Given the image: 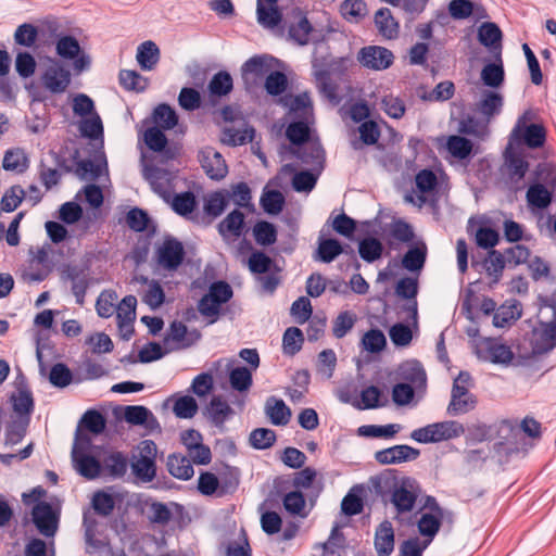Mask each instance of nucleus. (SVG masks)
<instances>
[{"mask_svg": "<svg viewBox=\"0 0 556 556\" xmlns=\"http://www.w3.org/2000/svg\"><path fill=\"white\" fill-rule=\"evenodd\" d=\"M79 129L83 136L88 137L90 139H97L103 135L102 122L97 113L84 117V119L80 123Z\"/></svg>", "mask_w": 556, "mask_h": 556, "instance_id": "4d7b16f0", "label": "nucleus"}, {"mask_svg": "<svg viewBox=\"0 0 556 556\" xmlns=\"http://www.w3.org/2000/svg\"><path fill=\"white\" fill-rule=\"evenodd\" d=\"M200 338L197 330L189 331L181 321L172 323L166 338L165 344L170 350L186 349L195 343Z\"/></svg>", "mask_w": 556, "mask_h": 556, "instance_id": "2eb2a0df", "label": "nucleus"}, {"mask_svg": "<svg viewBox=\"0 0 556 556\" xmlns=\"http://www.w3.org/2000/svg\"><path fill=\"white\" fill-rule=\"evenodd\" d=\"M228 199H231L232 202L241 207L252 208L251 204V190L245 182H239L231 186L229 191H226Z\"/></svg>", "mask_w": 556, "mask_h": 556, "instance_id": "a18cd8bd", "label": "nucleus"}, {"mask_svg": "<svg viewBox=\"0 0 556 556\" xmlns=\"http://www.w3.org/2000/svg\"><path fill=\"white\" fill-rule=\"evenodd\" d=\"M481 79L485 86L498 88L504 81L503 65L501 63L486 64L481 71Z\"/></svg>", "mask_w": 556, "mask_h": 556, "instance_id": "c03bdc74", "label": "nucleus"}, {"mask_svg": "<svg viewBox=\"0 0 556 556\" xmlns=\"http://www.w3.org/2000/svg\"><path fill=\"white\" fill-rule=\"evenodd\" d=\"M136 60L144 71H151L160 60V49L155 42L147 40L138 46Z\"/></svg>", "mask_w": 556, "mask_h": 556, "instance_id": "bb28decb", "label": "nucleus"}, {"mask_svg": "<svg viewBox=\"0 0 556 556\" xmlns=\"http://www.w3.org/2000/svg\"><path fill=\"white\" fill-rule=\"evenodd\" d=\"M231 412L232 410L227 402L223 401L218 396L213 397L207 407L208 416L216 426L223 425Z\"/></svg>", "mask_w": 556, "mask_h": 556, "instance_id": "37998d69", "label": "nucleus"}, {"mask_svg": "<svg viewBox=\"0 0 556 556\" xmlns=\"http://www.w3.org/2000/svg\"><path fill=\"white\" fill-rule=\"evenodd\" d=\"M143 177L150 184L152 190L165 202H169L174 192L175 175L163 168L148 166L143 167Z\"/></svg>", "mask_w": 556, "mask_h": 556, "instance_id": "9b49d317", "label": "nucleus"}, {"mask_svg": "<svg viewBox=\"0 0 556 556\" xmlns=\"http://www.w3.org/2000/svg\"><path fill=\"white\" fill-rule=\"evenodd\" d=\"M476 354L480 359L495 364H508L514 358L511 349L491 338H483L476 342Z\"/></svg>", "mask_w": 556, "mask_h": 556, "instance_id": "9d476101", "label": "nucleus"}, {"mask_svg": "<svg viewBox=\"0 0 556 556\" xmlns=\"http://www.w3.org/2000/svg\"><path fill=\"white\" fill-rule=\"evenodd\" d=\"M253 235L256 242L261 245L273 244L277 238L275 226L264 220L255 224L253 228Z\"/></svg>", "mask_w": 556, "mask_h": 556, "instance_id": "3c124183", "label": "nucleus"}, {"mask_svg": "<svg viewBox=\"0 0 556 556\" xmlns=\"http://www.w3.org/2000/svg\"><path fill=\"white\" fill-rule=\"evenodd\" d=\"M283 507L292 515L306 516L305 500L301 492L292 491L285 495Z\"/></svg>", "mask_w": 556, "mask_h": 556, "instance_id": "bf43d9fd", "label": "nucleus"}, {"mask_svg": "<svg viewBox=\"0 0 556 556\" xmlns=\"http://www.w3.org/2000/svg\"><path fill=\"white\" fill-rule=\"evenodd\" d=\"M33 521L45 536H53L58 529V515L46 502L37 503L33 508Z\"/></svg>", "mask_w": 556, "mask_h": 556, "instance_id": "4468645a", "label": "nucleus"}, {"mask_svg": "<svg viewBox=\"0 0 556 556\" xmlns=\"http://www.w3.org/2000/svg\"><path fill=\"white\" fill-rule=\"evenodd\" d=\"M285 204V197L277 190H264L261 197V205L263 210L271 215L279 214Z\"/></svg>", "mask_w": 556, "mask_h": 556, "instance_id": "f704fd0d", "label": "nucleus"}, {"mask_svg": "<svg viewBox=\"0 0 556 556\" xmlns=\"http://www.w3.org/2000/svg\"><path fill=\"white\" fill-rule=\"evenodd\" d=\"M26 197V191L20 186L11 187L2 197L1 206L5 212H13Z\"/></svg>", "mask_w": 556, "mask_h": 556, "instance_id": "338daca9", "label": "nucleus"}, {"mask_svg": "<svg viewBox=\"0 0 556 556\" xmlns=\"http://www.w3.org/2000/svg\"><path fill=\"white\" fill-rule=\"evenodd\" d=\"M72 459L76 471L87 479H94L102 471L118 478L127 470V458L119 452H110L104 455L91 444V440L85 434H77Z\"/></svg>", "mask_w": 556, "mask_h": 556, "instance_id": "f257e3e1", "label": "nucleus"}, {"mask_svg": "<svg viewBox=\"0 0 556 556\" xmlns=\"http://www.w3.org/2000/svg\"><path fill=\"white\" fill-rule=\"evenodd\" d=\"M356 315L352 312H341L332 324L333 336L338 339L343 338L355 325Z\"/></svg>", "mask_w": 556, "mask_h": 556, "instance_id": "09e8293b", "label": "nucleus"}, {"mask_svg": "<svg viewBox=\"0 0 556 556\" xmlns=\"http://www.w3.org/2000/svg\"><path fill=\"white\" fill-rule=\"evenodd\" d=\"M172 208L179 215L186 216L193 212L195 207V198L191 192L172 194L168 202Z\"/></svg>", "mask_w": 556, "mask_h": 556, "instance_id": "79ce46f5", "label": "nucleus"}, {"mask_svg": "<svg viewBox=\"0 0 556 556\" xmlns=\"http://www.w3.org/2000/svg\"><path fill=\"white\" fill-rule=\"evenodd\" d=\"M265 413L270 419L271 424L277 426H285L289 422L291 410L282 400L269 397L265 404Z\"/></svg>", "mask_w": 556, "mask_h": 556, "instance_id": "c85d7f7f", "label": "nucleus"}, {"mask_svg": "<svg viewBox=\"0 0 556 556\" xmlns=\"http://www.w3.org/2000/svg\"><path fill=\"white\" fill-rule=\"evenodd\" d=\"M393 59V53L390 50L379 46L364 47L357 54L358 62L374 71H383L390 67Z\"/></svg>", "mask_w": 556, "mask_h": 556, "instance_id": "f8f14e48", "label": "nucleus"}, {"mask_svg": "<svg viewBox=\"0 0 556 556\" xmlns=\"http://www.w3.org/2000/svg\"><path fill=\"white\" fill-rule=\"evenodd\" d=\"M136 280L141 281L147 286L142 295V301L152 309L159 308L164 303L165 299L161 285L155 280L149 281L144 277L137 278Z\"/></svg>", "mask_w": 556, "mask_h": 556, "instance_id": "2f4dec72", "label": "nucleus"}, {"mask_svg": "<svg viewBox=\"0 0 556 556\" xmlns=\"http://www.w3.org/2000/svg\"><path fill=\"white\" fill-rule=\"evenodd\" d=\"M58 55L64 60L73 61V68L80 74L90 67L91 59L80 47L78 40L73 36H61L55 43Z\"/></svg>", "mask_w": 556, "mask_h": 556, "instance_id": "0eeeda50", "label": "nucleus"}, {"mask_svg": "<svg viewBox=\"0 0 556 556\" xmlns=\"http://www.w3.org/2000/svg\"><path fill=\"white\" fill-rule=\"evenodd\" d=\"M419 451L408 445H395L376 453L380 464H399L417 458Z\"/></svg>", "mask_w": 556, "mask_h": 556, "instance_id": "5701e85b", "label": "nucleus"}, {"mask_svg": "<svg viewBox=\"0 0 556 556\" xmlns=\"http://www.w3.org/2000/svg\"><path fill=\"white\" fill-rule=\"evenodd\" d=\"M420 493L421 489L415 479L403 478L394 484L390 503L394 507V519L399 523L412 522L410 513L415 509Z\"/></svg>", "mask_w": 556, "mask_h": 556, "instance_id": "f03ea898", "label": "nucleus"}, {"mask_svg": "<svg viewBox=\"0 0 556 556\" xmlns=\"http://www.w3.org/2000/svg\"><path fill=\"white\" fill-rule=\"evenodd\" d=\"M381 110L390 117L399 119L404 115L406 109L401 98L393 94H386L381 99Z\"/></svg>", "mask_w": 556, "mask_h": 556, "instance_id": "864d4df0", "label": "nucleus"}, {"mask_svg": "<svg viewBox=\"0 0 556 556\" xmlns=\"http://www.w3.org/2000/svg\"><path fill=\"white\" fill-rule=\"evenodd\" d=\"M167 467L172 476L181 480H188L194 473L190 459L179 454L168 456Z\"/></svg>", "mask_w": 556, "mask_h": 556, "instance_id": "7c9ffc66", "label": "nucleus"}, {"mask_svg": "<svg viewBox=\"0 0 556 556\" xmlns=\"http://www.w3.org/2000/svg\"><path fill=\"white\" fill-rule=\"evenodd\" d=\"M136 298L134 295H127L117 307H115L118 327L121 331L124 332V338L126 339H128L132 332L131 325L136 318Z\"/></svg>", "mask_w": 556, "mask_h": 556, "instance_id": "4be33fe9", "label": "nucleus"}, {"mask_svg": "<svg viewBox=\"0 0 556 556\" xmlns=\"http://www.w3.org/2000/svg\"><path fill=\"white\" fill-rule=\"evenodd\" d=\"M471 377L466 371H460L454 379L451 402L447 406V413L452 416L462 415L475 407L476 400L469 393Z\"/></svg>", "mask_w": 556, "mask_h": 556, "instance_id": "423d86ee", "label": "nucleus"}, {"mask_svg": "<svg viewBox=\"0 0 556 556\" xmlns=\"http://www.w3.org/2000/svg\"><path fill=\"white\" fill-rule=\"evenodd\" d=\"M425 506L429 511L422 513L417 521V527L422 541L430 543L440 530L441 522L445 516L443 508L439 506L433 497H428Z\"/></svg>", "mask_w": 556, "mask_h": 556, "instance_id": "1a4fd4ad", "label": "nucleus"}, {"mask_svg": "<svg viewBox=\"0 0 556 556\" xmlns=\"http://www.w3.org/2000/svg\"><path fill=\"white\" fill-rule=\"evenodd\" d=\"M117 300V295L113 291H103L100 293L96 308L99 316L103 318L111 317L115 312V302Z\"/></svg>", "mask_w": 556, "mask_h": 556, "instance_id": "680f3d73", "label": "nucleus"}, {"mask_svg": "<svg viewBox=\"0 0 556 556\" xmlns=\"http://www.w3.org/2000/svg\"><path fill=\"white\" fill-rule=\"evenodd\" d=\"M256 15L258 24L268 29L277 27L282 21L277 0H257Z\"/></svg>", "mask_w": 556, "mask_h": 556, "instance_id": "aec40b11", "label": "nucleus"}, {"mask_svg": "<svg viewBox=\"0 0 556 556\" xmlns=\"http://www.w3.org/2000/svg\"><path fill=\"white\" fill-rule=\"evenodd\" d=\"M179 418H192L198 412V404L190 395H184L176 400L173 408Z\"/></svg>", "mask_w": 556, "mask_h": 556, "instance_id": "e2e57ef3", "label": "nucleus"}, {"mask_svg": "<svg viewBox=\"0 0 556 556\" xmlns=\"http://www.w3.org/2000/svg\"><path fill=\"white\" fill-rule=\"evenodd\" d=\"M91 503L93 509L103 516L110 515L115 506L114 497L106 491L96 492Z\"/></svg>", "mask_w": 556, "mask_h": 556, "instance_id": "774afa93", "label": "nucleus"}, {"mask_svg": "<svg viewBox=\"0 0 556 556\" xmlns=\"http://www.w3.org/2000/svg\"><path fill=\"white\" fill-rule=\"evenodd\" d=\"M341 13L345 20L357 22L366 14V3L362 0H344L341 4Z\"/></svg>", "mask_w": 556, "mask_h": 556, "instance_id": "6e6d98bb", "label": "nucleus"}, {"mask_svg": "<svg viewBox=\"0 0 556 556\" xmlns=\"http://www.w3.org/2000/svg\"><path fill=\"white\" fill-rule=\"evenodd\" d=\"M395 535L392 523L382 521L376 529L374 546L378 556H390L394 551Z\"/></svg>", "mask_w": 556, "mask_h": 556, "instance_id": "412c9836", "label": "nucleus"}, {"mask_svg": "<svg viewBox=\"0 0 556 556\" xmlns=\"http://www.w3.org/2000/svg\"><path fill=\"white\" fill-rule=\"evenodd\" d=\"M153 121L162 129H172L177 125L176 112L167 104H160L154 109Z\"/></svg>", "mask_w": 556, "mask_h": 556, "instance_id": "4c0bfd02", "label": "nucleus"}, {"mask_svg": "<svg viewBox=\"0 0 556 556\" xmlns=\"http://www.w3.org/2000/svg\"><path fill=\"white\" fill-rule=\"evenodd\" d=\"M229 382L236 391H248L252 384V372L245 367L233 368L229 374Z\"/></svg>", "mask_w": 556, "mask_h": 556, "instance_id": "49530a36", "label": "nucleus"}, {"mask_svg": "<svg viewBox=\"0 0 556 556\" xmlns=\"http://www.w3.org/2000/svg\"><path fill=\"white\" fill-rule=\"evenodd\" d=\"M2 165L5 170L23 172L28 166V160L22 149H12L5 152Z\"/></svg>", "mask_w": 556, "mask_h": 556, "instance_id": "a19ab883", "label": "nucleus"}, {"mask_svg": "<svg viewBox=\"0 0 556 556\" xmlns=\"http://www.w3.org/2000/svg\"><path fill=\"white\" fill-rule=\"evenodd\" d=\"M520 135H522L525 143L529 148L542 147L546 137L544 127L539 124H530L523 127Z\"/></svg>", "mask_w": 556, "mask_h": 556, "instance_id": "8fccbe9b", "label": "nucleus"}, {"mask_svg": "<svg viewBox=\"0 0 556 556\" xmlns=\"http://www.w3.org/2000/svg\"><path fill=\"white\" fill-rule=\"evenodd\" d=\"M13 409L20 417H28L34 408L31 393L28 390L21 389L11 397Z\"/></svg>", "mask_w": 556, "mask_h": 556, "instance_id": "e433bc0d", "label": "nucleus"}, {"mask_svg": "<svg viewBox=\"0 0 556 556\" xmlns=\"http://www.w3.org/2000/svg\"><path fill=\"white\" fill-rule=\"evenodd\" d=\"M520 304L516 301H508L501 305L493 316V325L497 328H504L514 324L521 317Z\"/></svg>", "mask_w": 556, "mask_h": 556, "instance_id": "393cba45", "label": "nucleus"}, {"mask_svg": "<svg viewBox=\"0 0 556 556\" xmlns=\"http://www.w3.org/2000/svg\"><path fill=\"white\" fill-rule=\"evenodd\" d=\"M317 253L323 262L330 263L342 253V247L336 239H325L319 242Z\"/></svg>", "mask_w": 556, "mask_h": 556, "instance_id": "052dcab7", "label": "nucleus"}, {"mask_svg": "<svg viewBox=\"0 0 556 556\" xmlns=\"http://www.w3.org/2000/svg\"><path fill=\"white\" fill-rule=\"evenodd\" d=\"M208 89L212 94L225 96L232 89V78L226 72H219L213 76L208 84Z\"/></svg>", "mask_w": 556, "mask_h": 556, "instance_id": "5fc2aeb1", "label": "nucleus"}, {"mask_svg": "<svg viewBox=\"0 0 556 556\" xmlns=\"http://www.w3.org/2000/svg\"><path fill=\"white\" fill-rule=\"evenodd\" d=\"M304 341L302 331L296 327L288 328L282 338L283 353L288 355H294L298 353Z\"/></svg>", "mask_w": 556, "mask_h": 556, "instance_id": "ea45409f", "label": "nucleus"}, {"mask_svg": "<svg viewBox=\"0 0 556 556\" xmlns=\"http://www.w3.org/2000/svg\"><path fill=\"white\" fill-rule=\"evenodd\" d=\"M254 129L242 124L241 126L230 125L223 130L222 141L229 146H241L252 141Z\"/></svg>", "mask_w": 556, "mask_h": 556, "instance_id": "cd10ccee", "label": "nucleus"}, {"mask_svg": "<svg viewBox=\"0 0 556 556\" xmlns=\"http://www.w3.org/2000/svg\"><path fill=\"white\" fill-rule=\"evenodd\" d=\"M502 31L494 23H483L478 30V39L481 45L488 48L500 46Z\"/></svg>", "mask_w": 556, "mask_h": 556, "instance_id": "c9c22d12", "label": "nucleus"}, {"mask_svg": "<svg viewBox=\"0 0 556 556\" xmlns=\"http://www.w3.org/2000/svg\"><path fill=\"white\" fill-rule=\"evenodd\" d=\"M358 252L363 260L374 262L381 256L382 244L379 240L374 238L364 239L359 243Z\"/></svg>", "mask_w": 556, "mask_h": 556, "instance_id": "13d9d810", "label": "nucleus"}, {"mask_svg": "<svg viewBox=\"0 0 556 556\" xmlns=\"http://www.w3.org/2000/svg\"><path fill=\"white\" fill-rule=\"evenodd\" d=\"M185 255L181 242L176 239H165L156 249L157 263L165 269H176Z\"/></svg>", "mask_w": 556, "mask_h": 556, "instance_id": "ddd939ff", "label": "nucleus"}, {"mask_svg": "<svg viewBox=\"0 0 556 556\" xmlns=\"http://www.w3.org/2000/svg\"><path fill=\"white\" fill-rule=\"evenodd\" d=\"M465 432L462 424L455 420L430 424L415 429L410 438L419 443H435L460 437Z\"/></svg>", "mask_w": 556, "mask_h": 556, "instance_id": "7ed1b4c3", "label": "nucleus"}, {"mask_svg": "<svg viewBox=\"0 0 556 556\" xmlns=\"http://www.w3.org/2000/svg\"><path fill=\"white\" fill-rule=\"evenodd\" d=\"M447 151L457 159H466L472 150L470 140L460 136H451L446 142Z\"/></svg>", "mask_w": 556, "mask_h": 556, "instance_id": "de8ad7c7", "label": "nucleus"}, {"mask_svg": "<svg viewBox=\"0 0 556 556\" xmlns=\"http://www.w3.org/2000/svg\"><path fill=\"white\" fill-rule=\"evenodd\" d=\"M314 29L303 12L295 8L292 10V21L289 25V37L300 46L307 45L313 38Z\"/></svg>", "mask_w": 556, "mask_h": 556, "instance_id": "dca6fc26", "label": "nucleus"}, {"mask_svg": "<svg viewBox=\"0 0 556 556\" xmlns=\"http://www.w3.org/2000/svg\"><path fill=\"white\" fill-rule=\"evenodd\" d=\"M71 71L60 60L49 58L40 75V84L53 94L64 93L71 85Z\"/></svg>", "mask_w": 556, "mask_h": 556, "instance_id": "39448f33", "label": "nucleus"}, {"mask_svg": "<svg viewBox=\"0 0 556 556\" xmlns=\"http://www.w3.org/2000/svg\"><path fill=\"white\" fill-rule=\"evenodd\" d=\"M504 104L503 96L494 90H482L476 102V111L489 122L500 114Z\"/></svg>", "mask_w": 556, "mask_h": 556, "instance_id": "f3484780", "label": "nucleus"}, {"mask_svg": "<svg viewBox=\"0 0 556 556\" xmlns=\"http://www.w3.org/2000/svg\"><path fill=\"white\" fill-rule=\"evenodd\" d=\"M426 255L425 244L409 249L402 260L403 267L409 271L420 270L424 267Z\"/></svg>", "mask_w": 556, "mask_h": 556, "instance_id": "72a5a7b5", "label": "nucleus"}, {"mask_svg": "<svg viewBox=\"0 0 556 556\" xmlns=\"http://www.w3.org/2000/svg\"><path fill=\"white\" fill-rule=\"evenodd\" d=\"M268 70L269 66L264 58H251L242 66L243 80L247 85H253L258 78H262Z\"/></svg>", "mask_w": 556, "mask_h": 556, "instance_id": "c756f323", "label": "nucleus"}, {"mask_svg": "<svg viewBox=\"0 0 556 556\" xmlns=\"http://www.w3.org/2000/svg\"><path fill=\"white\" fill-rule=\"evenodd\" d=\"M201 164L206 175L215 180L223 179L228 173L222 154L212 148H206L201 152Z\"/></svg>", "mask_w": 556, "mask_h": 556, "instance_id": "6ab92c4d", "label": "nucleus"}, {"mask_svg": "<svg viewBox=\"0 0 556 556\" xmlns=\"http://www.w3.org/2000/svg\"><path fill=\"white\" fill-rule=\"evenodd\" d=\"M244 218L242 212L233 210L218 224V232L225 241L242 236L245 228Z\"/></svg>", "mask_w": 556, "mask_h": 556, "instance_id": "b1692460", "label": "nucleus"}, {"mask_svg": "<svg viewBox=\"0 0 556 556\" xmlns=\"http://www.w3.org/2000/svg\"><path fill=\"white\" fill-rule=\"evenodd\" d=\"M156 444L151 440L142 441L132 455L131 470L137 479L151 482L156 475Z\"/></svg>", "mask_w": 556, "mask_h": 556, "instance_id": "20e7f679", "label": "nucleus"}, {"mask_svg": "<svg viewBox=\"0 0 556 556\" xmlns=\"http://www.w3.org/2000/svg\"><path fill=\"white\" fill-rule=\"evenodd\" d=\"M396 376L403 383H409L416 390L424 391L426 388L427 376L422 366L417 361H407L400 365Z\"/></svg>", "mask_w": 556, "mask_h": 556, "instance_id": "a211bd4d", "label": "nucleus"}, {"mask_svg": "<svg viewBox=\"0 0 556 556\" xmlns=\"http://www.w3.org/2000/svg\"><path fill=\"white\" fill-rule=\"evenodd\" d=\"M276 440L275 432L266 428H257L250 434V443L253 447L264 450L274 444Z\"/></svg>", "mask_w": 556, "mask_h": 556, "instance_id": "0e129e2a", "label": "nucleus"}, {"mask_svg": "<svg viewBox=\"0 0 556 556\" xmlns=\"http://www.w3.org/2000/svg\"><path fill=\"white\" fill-rule=\"evenodd\" d=\"M533 327L530 344L534 354H543L556 346V319L554 317L540 318Z\"/></svg>", "mask_w": 556, "mask_h": 556, "instance_id": "6e6552de", "label": "nucleus"}, {"mask_svg": "<svg viewBox=\"0 0 556 556\" xmlns=\"http://www.w3.org/2000/svg\"><path fill=\"white\" fill-rule=\"evenodd\" d=\"M313 74L319 90L331 101H338L336 86L331 83L329 72L316 61L313 62Z\"/></svg>", "mask_w": 556, "mask_h": 556, "instance_id": "473e14b6", "label": "nucleus"}, {"mask_svg": "<svg viewBox=\"0 0 556 556\" xmlns=\"http://www.w3.org/2000/svg\"><path fill=\"white\" fill-rule=\"evenodd\" d=\"M228 197L226 191H217L210 194L205 202V211L208 215L219 216L227 206Z\"/></svg>", "mask_w": 556, "mask_h": 556, "instance_id": "69168bd1", "label": "nucleus"}, {"mask_svg": "<svg viewBox=\"0 0 556 556\" xmlns=\"http://www.w3.org/2000/svg\"><path fill=\"white\" fill-rule=\"evenodd\" d=\"M527 200L531 206L545 208L552 201V194L543 185L536 184L528 189Z\"/></svg>", "mask_w": 556, "mask_h": 556, "instance_id": "58836bf2", "label": "nucleus"}, {"mask_svg": "<svg viewBox=\"0 0 556 556\" xmlns=\"http://www.w3.org/2000/svg\"><path fill=\"white\" fill-rule=\"evenodd\" d=\"M375 24L379 34L386 39H394L399 36V23L389 9L382 8L376 12Z\"/></svg>", "mask_w": 556, "mask_h": 556, "instance_id": "a878e982", "label": "nucleus"}, {"mask_svg": "<svg viewBox=\"0 0 556 556\" xmlns=\"http://www.w3.org/2000/svg\"><path fill=\"white\" fill-rule=\"evenodd\" d=\"M409 383H396L392 389V400L397 406H407L414 400L415 393H418Z\"/></svg>", "mask_w": 556, "mask_h": 556, "instance_id": "603ef678", "label": "nucleus"}]
</instances>
